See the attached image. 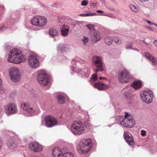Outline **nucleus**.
<instances>
[{"label":"nucleus","instance_id":"nucleus-26","mask_svg":"<svg viewBox=\"0 0 157 157\" xmlns=\"http://www.w3.org/2000/svg\"><path fill=\"white\" fill-rule=\"evenodd\" d=\"M113 42L117 44H120L121 43L122 41L121 39L118 37H113Z\"/></svg>","mask_w":157,"mask_h":157},{"label":"nucleus","instance_id":"nucleus-38","mask_svg":"<svg viewBox=\"0 0 157 157\" xmlns=\"http://www.w3.org/2000/svg\"><path fill=\"white\" fill-rule=\"evenodd\" d=\"M125 48L127 49H130L132 48V45L131 44H129L126 45L125 46Z\"/></svg>","mask_w":157,"mask_h":157},{"label":"nucleus","instance_id":"nucleus-6","mask_svg":"<svg viewBox=\"0 0 157 157\" xmlns=\"http://www.w3.org/2000/svg\"><path fill=\"white\" fill-rule=\"evenodd\" d=\"M9 75L11 80L13 82L19 81L21 79L19 69L16 67H12L9 69Z\"/></svg>","mask_w":157,"mask_h":157},{"label":"nucleus","instance_id":"nucleus-11","mask_svg":"<svg viewBox=\"0 0 157 157\" xmlns=\"http://www.w3.org/2000/svg\"><path fill=\"white\" fill-rule=\"evenodd\" d=\"M153 95L151 91H142L140 94V98L142 100L147 103H150L152 101Z\"/></svg>","mask_w":157,"mask_h":157},{"label":"nucleus","instance_id":"nucleus-43","mask_svg":"<svg viewBox=\"0 0 157 157\" xmlns=\"http://www.w3.org/2000/svg\"><path fill=\"white\" fill-rule=\"evenodd\" d=\"M80 16L82 17H86V14H80Z\"/></svg>","mask_w":157,"mask_h":157},{"label":"nucleus","instance_id":"nucleus-21","mask_svg":"<svg viewBox=\"0 0 157 157\" xmlns=\"http://www.w3.org/2000/svg\"><path fill=\"white\" fill-rule=\"evenodd\" d=\"M70 27L67 25H63L61 29L62 34L64 36H67L69 33Z\"/></svg>","mask_w":157,"mask_h":157},{"label":"nucleus","instance_id":"nucleus-31","mask_svg":"<svg viewBox=\"0 0 157 157\" xmlns=\"http://www.w3.org/2000/svg\"><path fill=\"white\" fill-rule=\"evenodd\" d=\"M98 76L97 74H93L91 77V79L93 81H95L98 80Z\"/></svg>","mask_w":157,"mask_h":157},{"label":"nucleus","instance_id":"nucleus-19","mask_svg":"<svg viewBox=\"0 0 157 157\" xmlns=\"http://www.w3.org/2000/svg\"><path fill=\"white\" fill-rule=\"evenodd\" d=\"M145 56L147 59H149L151 62V64L153 65H155L157 64V58H154L148 52H145Z\"/></svg>","mask_w":157,"mask_h":157},{"label":"nucleus","instance_id":"nucleus-1","mask_svg":"<svg viewBox=\"0 0 157 157\" xmlns=\"http://www.w3.org/2000/svg\"><path fill=\"white\" fill-rule=\"evenodd\" d=\"M7 60L9 62L18 64L25 61L26 60V59L22 54L20 50L14 48L10 51Z\"/></svg>","mask_w":157,"mask_h":157},{"label":"nucleus","instance_id":"nucleus-7","mask_svg":"<svg viewBox=\"0 0 157 157\" xmlns=\"http://www.w3.org/2000/svg\"><path fill=\"white\" fill-rule=\"evenodd\" d=\"M4 109L6 114L8 116L16 114L18 111L16 104L13 102L6 104L5 106Z\"/></svg>","mask_w":157,"mask_h":157},{"label":"nucleus","instance_id":"nucleus-25","mask_svg":"<svg viewBox=\"0 0 157 157\" xmlns=\"http://www.w3.org/2000/svg\"><path fill=\"white\" fill-rule=\"evenodd\" d=\"M57 100L59 103L63 104L65 102L64 98L61 95H59L57 97Z\"/></svg>","mask_w":157,"mask_h":157},{"label":"nucleus","instance_id":"nucleus-27","mask_svg":"<svg viewBox=\"0 0 157 157\" xmlns=\"http://www.w3.org/2000/svg\"><path fill=\"white\" fill-rule=\"evenodd\" d=\"M7 145L10 149L14 148L17 146L16 144L12 142H9L7 143Z\"/></svg>","mask_w":157,"mask_h":157},{"label":"nucleus","instance_id":"nucleus-10","mask_svg":"<svg viewBox=\"0 0 157 157\" xmlns=\"http://www.w3.org/2000/svg\"><path fill=\"white\" fill-rule=\"evenodd\" d=\"M118 80L121 83L128 82L130 79V75L128 71L126 70L120 72L118 75Z\"/></svg>","mask_w":157,"mask_h":157},{"label":"nucleus","instance_id":"nucleus-2","mask_svg":"<svg viewBox=\"0 0 157 157\" xmlns=\"http://www.w3.org/2000/svg\"><path fill=\"white\" fill-rule=\"evenodd\" d=\"M91 147V140L90 139H82L78 147V151L80 154H86Z\"/></svg>","mask_w":157,"mask_h":157},{"label":"nucleus","instance_id":"nucleus-5","mask_svg":"<svg viewBox=\"0 0 157 157\" xmlns=\"http://www.w3.org/2000/svg\"><path fill=\"white\" fill-rule=\"evenodd\" d=\"M71 131L74 134L79 135L82 133L84 131V128L82 122H74L71 126Z\"/></svg>","mask_w":157,"mask_h":157},{"label":"nucleus","instance_id":"nucleus-22","mask_svg":"<svg viewBox=\"0 0 157 157\" xmlns=\"http://www.w3.org/2000/svg\"><path fill=\"white\" fill-rule=\"evenodd\" d=\"M142 82L140 80L135 81L132 83L131 86L135 90H138L141 87Z\"/></svg>","mask_w":157,"mask_h":157},{"label":"nucleus","instance_id":"nucleus-24","mask_svg":"<svg viewBox=\"0 0 157 157\" xmlns=\"http://www.w3.org/2000/svg\"><path fill=\"white\" fill-rule=\"evenodd\" d=\"M113 42V37L107 36L105 38V43L108 45H110Z\"/></svg>","mask_w":157,"mask_h":157},{"label":"nucleus","instance_id":"nucleus-29","mask_svg":"<svg viewBox=\"0 0 157 157\" xmlns=\"http://www.w3.org/2000/svg\"><path fill=\"white\" fill-rule=\"evenodd\" d=\"M86 27L90 31H93L94 29L95 25L91 24L86 25Z\"/></svg>","mask_w":157,"mask_h":157},{"label":"nucleus","instance_id":"nucleus-36","mask_svg":"<svg viewBox=\"0 0 157 157\" xmlns=\"http://www.w3.org/2000/svg\"><path fill=\"white\" fill-rule=\"evenodd\" d=\"M102 15L104 16H108V17H112L113 18L115 17V16L112 14H102Z\"/></svg>","mask_w":157,"mask_h":157},{"label":"nucleus","instance_id":"nucleus-46","mask_svg":"<svg viewBox=\"0 0 157 157\" xmlns=\"http://www.w3.org/2000/svg\"><path fill=\"white\" fill-rule=\"evenodd\" d=\"M2 109H0V116L2 115Z\"/></svg>","mask_w":157,"mask_h":157},{"label":"nucleus","instance_id":"nucleus-45","mask_svg":"<svg viewBox=\"0 0 157 157\" xmlns=\"http://www.w3.org/2000/svg\"><path fill=\"white\" fill-rule=\"evenodd\" d=\"M140 2H144L148 1L149 0H139Z\"/></svg>","mask_w":157,"mask_h":157},{"label":"nucleus","instance_id":"nucleus-23","mask_svg":"<svg viewBox=\"0 0 157 157\" xmlns=\"http://www.w3.org/2000/svg\"><path fill=\"white\" fill-rule=\"evenodd\" d=\"M48 33L52 37H55L59 34L58 31L55 29H49Z\"/></svg>","mask_w":157,"mask_h":157},{"label":"nucleus","instance_id":"nucleus-14","mask_svg":"<svg viewBox=\"0 0 157 157\" xmlns=\"http://www.w3.org/2000/svg\"><path fill=\"white\" fill-rule=\"evenodd\" d=\"M44 120L46 126L47 127L51 128L58 124L57 120L52 116H46Z\"/></svg>","mask_w":157,"mask_h":157},{"label":"nucleus","instance_id":"nucleus-41","mask_svg":"<svg viewBox=\"0 0 157 157\" xmlns=\"http://www.w3.org/2000/svg\"><path fill=\"white\" fill-rule=\"evenodd\" d=\"M130 116V114H129L128 113H126V112L125 113V118H126V117L128 118V117H129Z\"/></svg>","mask_w":157,"mask_h":157},{"label":"nucleus","instance_id":"nucleus-28","mask_svg":"<svg viewBox=\"0 0 157 157\" xmlns=\"http://www.w3.org/2000/svg\"><path fill=\"white\" fill-rule=\"evenodd\" d=\"M130 7L131 10L133 12L137 13L139 11V9L136 6L133 5L130 6Z\"/></svg>","mask_w":157,"mask_h":157},{"label":"nucleus","instance_id":"nucleus-48","mask_svg":"<svg viewBox=\"0 0 157 157\" xmlns=\"http://www.w3.org/2000/svg\"><path fill=\"white\" fill-rule=\"evenodd\" d=\"M91 126H90V125H89V127H89V128H91Z\"/></svg>","mask_w":157,"mask_h":157},{"label":"nucleus","instance_id":"nucleus-9","mask_svg":"<svg viewBox=\"0 0 157 157\" xmlns=\"http://www.w3.org/2000/svg\"><path fill=\"white\" fill-rule=\"evenodd\" d=\"M21 106L24 110L28 112L29 116H33L39 113L40 111L39 108H36L30 107L27 103H22L21 105Z\"/></svg>","mask_w":157,"mask_h":157},{"label":"nucleus","instance_id":"nucleus-20","mask_svg":"<svg viewBox=\"0 0 157 157\" xmlns=\"http://www.w3.org/2000/svg\"><path fill=\"white\" fill-rule=\"evenodd\" d=\"M101 38V36L99 33L97 31L94 32L91 38L92 40L94 42H97L100 40Z\"/></svg>","mask_w":157,"mask_h":157},{"label":"nucleus","instance_id":"nucleus-4","mask_svg":"<svg viewBox=\"0 0 157 157\" xmlns=\"http://www.w3.org/2000/svg\"><path fill=\"white\" fill-rule=\"evenodd\" d=\"M92 61L94 66L96 67L95 72H103L104 71L103 68L102 58L100 56H94L92 58Z\"/></svg>","mask_w":157,"mask_h":157},{"label":"nucleus","instance_id":"nucleus-42","mask_svg":"<svg viewBox=\"0 0 157 157\" xmlns=\"http://www.w3.org/2000/svg\"><path fill=\"white\" fill-rule=\"evenodd\" d=\"M97 12L100 13H103L104 12L102 10H98L96 11Z\"/></svg>","mask_w":157,"mask_h":157},{"label":"nucleus","instance_id":"nucleus-33","mask_svg":"<svg viewBox=\"0 0 157 157\" xmlns=\"http://www.w3.org/2000/svg\"><path fill=\"white\" fill-rule=\"evenodd\" d=\"M2 84V81L0 78V94H2L4 93V90L3 87L1 86Z\"/></svg>","mask_w":157,"mask_h":157},{"label":"nucleus","instance_id":"nucleus-13","mask_svg":"<svg viewBox=\"0 0 157 157\" xmlns=\"http://www.w3.org/2000/svg\"><path fill=\"white\" fill-rule=\"evenodd\" d=\"M37 81L41 85L48 84V76L44 71H39Z\"/></svg>","mask_w":157,"mask_h":157},{"label":"nucleus","instance_id":"nucleus-30","mask_svg":"<svg viewBox=\"0 0 157 157\" xmlns=\"http://www.w3.org/2000/svg\"><path fill=\"white\" fill-rule=\"evenodd\" d=\"M65 45L63 44H60L59 45L58 47V49L59 51L63 52L65 50Z\"/></svg>","mask_w":157,"mask_h":157},{"label":"nucleus","instance_id":"nucleus-39","mask_svg":"<svg viewBox=\"0 0 157 157\" xmlns=\"http://www.w3.org/2000/svg\"><path fill=\"white\" fill-rule=\"evenodd\" d=\"M147 23L150 25H154V23L152 22L149 20H147L146 21Z\"/></svg>","mask_w":157,"mask_h":157},{"label":"nucleus","instance_id":"nucleus-32","mask_svg":"<svg viewBox=\"0 0 157 157\" xmlns=\"http://www.w3.org/2000/svg\"><path fill=\"white\" fill-rule=\"evenodd\" d=\"M82 41L84 44H86L89 41V39L88 37L84 36L82 39Z\"/></svg>","mask_w":157,"mask_h":157},{"label":"nucleus","instance_id":"nucleus-47","mask_svg":"<svg viewBox=\"0 0 157 157\" xmlns=\"http://www.w3.org/2000/svg\"><path fill=\"white\" fill-rule=\"evenodd\" d=\"M154 25H155L156 27H157V25L154 23Z\"/></svg>","mask_w":157,"mask_h":157},{"label":"nucleus","instance_id":"nucleus-18","mask_svg":"<svg viewBox=\"0 0 157 157\" xmlns=\"http://www.w3.org/2000/svg\"><path fill=\"white\" fill-rule=\"evenodd\" d=\"M93 86L94 87L97 88L99 90H103L108 89L109 86V85H106L103 83L100 82L95 83Z\"/></svg>","mask_w":157,"mask_h":157},{"label":"nucleus","instance_id":"nucleus-40","mask_svg":"<svg viewBox=\"0 0 157 157\" xmlns=\"http://www.w3.org/2000/svg\"><path fill=\"white\" fill-rule=\"evenodd\" d=\"M153 43L155 46L157 47V40H155L153 42Z\"/></svg>","mask_w":157,"mask_h":157},{"label":"nucleus","instance_id":"nucleus-37","mask_svg":"<svg viewBox=\"0 0 157 157\" xmlns=\"http://www.w3.org/2000/svg\"><path fill=\"white\" fill-rule=\"evenodd\" d=\"M141 135L142 136H146V131L144 130H141Z\"/></svg>","mask_w":157,"mask_h":157},{"label":"nucleus","instance_id":"nucleus-3","mask_svg":"<svg viewBox=\"0 0 157 157\" xmlns=\"http://www.w3.org/2000/svg\"><path fill=\"white\" fill-rule=\"evenodd\" d=\"M30 22L33 25L40 27H43L46 25L47 19L44 17L36 15L31 19Z\"/></svg>","mask_w":157,"mask_h":157},{"label":"nucleus","instance_id":"nucleus-15","mask_svg":"<svg viewBox=\"0 0 157 157\" xmlns=\"http://www.w3.org/2000/svg\"><path fill=\"white\" fill-rule=\"evenodd\" d=\"M121 124L126 127L131 128L135 125L134 119L132 118H124L121 123Z\"/></svg>","mask_w":157,"mask_h":157},{"label":"nucleus","instance_id":"nucleus-8","mask_svg":"<svg viewBox=\"0 0 157 157\" xmlns=\"http://www.w3.org/2000/svg\"><path fill=\"white\" fill-rule=\"evenodd\" d=\"M55 157H74L73 154L70 151L63 152L60 148L56 147L54 149L52 152Z\"/></svg>","mask_w":157,"mask_h":157},{"label":"nucleus","instance_id":"nucleus-34","mask_svg":"<svg viewBox=\"0 0 157 157\" xmlns=\"http://www.w3.org/2000/svg\"><path fill=\"white\" fill-rule=\"evenodd\" d=\"M86 17H91L97 15V14L94 13H90L89 12L86 13Z\"/></svg>","mask_w":157,"mask_h":157},{"label":"nucleus","instance_id":"nucleus-16","mask_svg":"<svg viewBox=\"0 0 157 157\" xmlns=\"http://www.w3.org/2000/svg\"><path fill=\"white\" fill-rule=\"evenodd\" d=\"M29 148L31 150L36 152H39L42 151L43 147L37 142H33L29 145Z\"/></svg>","mask_w":157,"mask_h":157},{"label":"nucleus","instance_id":"nucleus-35","mask_svg":"<svg viewBox=\"0 0 157 157\" xmlns=\"http://www.w3.org/2000/svg\"><path fill=\"white\" fill-rule=\"evenodd\" d=\"M88 1L84 0L82 2L81 4L82 6H86L88 4Z\"/></svg>","mask_w":157,"mask_h":157},{"label":"nucleus","instance_id":"nucleus-17","mask_svg":"<svg viewBox=\"0 0 157 157\" xmlns=\"http://www.w3.org/2000/svg\"><path fill=\"white\" fill-rule=\"evenodd\" d=\"M124 137L127 143L129 145H133L135 144L132 135L128 132H125Z\"/></svg>","mask_w":157,"mask_h":157},{"label":"nucleus","instance_id":"nucleus-12","mask_svg":"<svg viewBox=\"0 0 157 157\" xmlns=\"http://www.w3.org/2000/svg\"><path fill=\"white\" fill-rule=\"evenodd\" d=\"M28 65L29 67L32 68H37L40 64L38 58L35 55H31L28 59Z\"/></svg>","mask_w":157,"mask_h":157},{"label":"nucleus","instance_id":"nucleus-44","mask_svg":"<svg viewBox=\"0 0 157 157\" xmlns=\"http://www.w3.org/2000/svg\"><path fill=\"white\" fill-rule=\"evenodd\" d=\"M99 79L100 80H102V79H106V78L104 77H99Z\"/></svg>","mask_w":157,"mask_h":157}]
</instances>
